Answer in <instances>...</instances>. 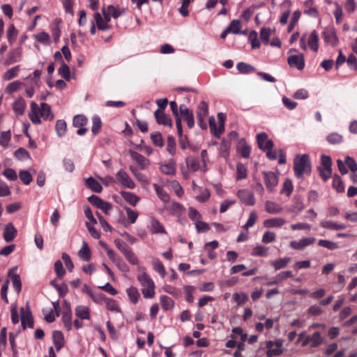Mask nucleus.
<instances>
[{"label":"nucleus","instance_id":"obj_50","mask_svg":"<svg viewBox=\"0 0 357 357\" xmlns=\"http://www.w3.org/2000/svg\"><path fill=\"white\" fill-rule=\"evenodd\" d=\"M249 40L251 43L252 49H257L260 46V43L258 40V35L255 31H252L248 36Z\"/></svg>","mask_w":357,"mask_h":357},{"label":"nucleus","instance_id":"obj_20","mask_svg":"<svg viewBox=\"0 0 357 357\" xmlns=\"http://www.w3.org/2000/svg\"><path fill=\"white\" fill-rule=\"evenodd\" d=\"M313 0H306L304 3L305 9L303 13L310 17H317L319 16V11L317 8L313 6Z\"/></svg>","mask_w":357,"mask_h":357},{"label":"nucleus","instance_id":"obj_23","mask_svg":"<svg viewBox=\"0 0 357 357\" xmlns=\"http://www.w3.org/2000/svg\"><path fill=\"white\" fill-rule=\"evenodd\" d=\"M307 44L309 47L314 52H317L319 49V36L316 31L311 32L308 40Z\"/></svg>","mask_w":357,"mask_h":357},{"label":"nucleus","instance_id":"obj_8","mask_svg":"<svg viewBox=\"0 0 357 357\" xmlns=\"http://www.w3.org/2000/svg\"><path fill=\"white\" fill-rule=\"evenodd\" d=\"M323 37L324 41L332 45L335 46L338 43V38L336 35V32L335 29L333 27H328L324 29L323 31Z\"/></svg>","mask_w":357,"mask_h":357},{"label":"nucleus","instance_id":"obj_58","mask_svg":"<svg viewBox=\"0 0 357 357\" xmlns=\"http://www.w3.org/2000/svg\"><path fill=\"white\" fill-rule=\"evenodd\" d=\"M124 257L128 260V261L131 264L137 265L139 264L137 257L135 255V254L131 249L128 252L125 253Z\"/></svg>","mask_w":357,"mask_h":357},{"label":"nucleus","instance_id":"obj_26","mask_svg":"<svg viewBox=\"0 0 357 357\" xmlns=\"http://www.w3.org/2000/svg\"><path fill=\"white\" fill-rule=\"evenodd\" d=\"M79 257L84 261H88L91 259V250L86 241L82 242V245L78 252Z\"/></svg>","mask_w":357,"mask_h":357},{"label":"nucleus","instance_id":"obj_19","mask_svg":"<svg viewBox=\"0 0 357 357\" xmlns=\"http://www.w3.org/2000/svg\"><path fill=\"white\" fill-rule=\"evenodd\" d=\"M160 169L167 175H174L176 174V165L172 159H170L165 163L160 164Z\"/></svg>","mask_w":357,"mask_h":357},{"label":"nucleus","instance_id":"obj_51","mask_svg":"<svg viewBox=\"0 0 357 357\" xmlns=\"http://www.w3.org/2000/svg\"><path fill=\"white\" fill-rule=\"evenodd\" d=\"M333 186L338 192H342L344 190L343 183L338 175L334 176L333 178Z\"/></svg>","mask_w":357,"mask_h":357},{"label":"nucleus","instance_id":"obj_21","mask_svg":"<svg viewBox=\"0 0 357 357\" xmlns=\"http://www.w3.org/2000/svg\"><path fill=\"white\" fill-rule=\"evenodd\" d=\"M286 223V221L282 218H274L267 219L264 222V225L267 228L280 227Z\"/></svg>","mask_w":357,"mask_h":357},{"label":"nucleus","instance_id":"obj_40","mask_svg":"<svg viewBox=\"0 0 357 357\" xmlns=\"http://www.w3.org/2000/svg\"><path fill=\"white\" fill-rule=\"evenodd\" d=\"M166 150L172 155L176 153V142L174 138L171 135L167 137Z\"/></svg>","mask_w":357,"mask_h":357},{"label":"nucleus","instance_id":"obj_59","mask_svg":"<svg viewBox=\"0 0 357 357\" xmlns=\"http://www.w3.org/2000/svg\"><path fill=\"white\" fill-rule=\"evenodd\" d=\"M14 155L17 159L21 160H26L29 158V152L23 148H20L17 149L15 151Z\"/></svg>","mask_w":357,"mask_h":357},{"label":"nucleus","instance_id":"obj_22","mask_svg":"<svg viewBox=\"0 0 357 357\" xmlns=\"http://www.w3.org/2000/svg\"><path fill=\"white\" fill-rule=\"evenodd\" d=\"M26 107L25 100L21 98H17L15 101L13 103V109L17 115H22L24 112Z\"/></svg>","mask_w":357,"mask_h":357},{"label":"nucleus","instance_id":"obj_13","mask_svg":"<svg viewBox=\"0 0 357 357\" xmlns=\"http://www.w3.org/2000/svg\"><path fill=\"white\" fill-rule=\"evenodd\" d=\"M316 241L315 238H303L298 241H293L290 242V246L295 250H303V248L312 245Z\"/></svg>","mask_w":357,"mask_h":357},{"label":"nucleus","instance_id":"obj_12","mask_svg":"<svg viewBox=\"0 0 357 357\" xmlns=\"http://www.w3.org/2000/svg\"><path fill=\"white\" fill-rule=\"evenodd\" d=\"M237 195L244 204L252 206L255 203L254 195L248 190L243 189L238 190Z\"/></svg>","mask_w":357,"mask_h":357},{"label":"nucleus","instance_id":"obj_63","mask_svg":"<svg viewBox=\"0 0 357 357\" xmlns=\"http://www.w3.org/2000/svg\"><path fill=\"white\" fill-rule=\"evenodd\" d=\"M271 31V29L269 28L264 27L261 29L260 38L264 43H268Z\"/></svg>","mask_w":357,"mask_h":357},{"label":"nucleus","instance_id":"obj_61","mask_svg":"<svg viewBox=\"0 0 357 357\" xmlns=\"http://www.w3.org/2000/svg\"><path fill=\"white\" fill-rule=\"evenodd\" d=\"M237 172V177L238 180L245 178L247 176V169L246 167L241 163H238L237 165L236 168Z\"/></svg>","mask_w":357,"mask_h":357},{"label":"nucleus","instance_id":"obj_53","mask_svg":"<svg viewBox=\"0 0 357 357\" xmlns=\"http://www.w3.org/2000/svg\"><path fill=\"white\" fill-rule=\"evenodd\" d=\"M13 269L9 271V275L12 277V282L13 287L16 289L17 292H20L22 287L21 280L19 275L13 274L12 275Z\"/></svg>","mask_w":357,"mask_h":357},{"label":"nucleus","instance_id":"obj_56","mask_svg":"<svg viewBox=\"0 0 357 357\" xmlns=\"http://www.w3.org/2000/svg\"><path fill=\"white\" fill-rule=\"evenodd\" d=\"M151 138L153 143L159 147H162L164 144L162 137L160 132H156L151 134Z\"/></svg>","mask_w":357,"mask_h":357},{"label":"nucleus","instance_id":"obj_43","mask_svg":"<svg viewBox=\"0 0 357 357\" xmlns=\"http://www.w3.org/2000/svg\"><path fill=\"white\" fill-rule=\"evenodd\" d=\"M318 245L326 248L330 250H336L339 248L337 243L324 239H321L318 241Z\"/></svg>","mask_w":357,"mask_h":357},{"label":"nucleus","instance_id":"obj_10","mask_svg":"<svg viewBox=\"0 0 357 357\" xmlns=\"http://www.w3.org/2000/svg\"><path fill=\"white\" fill-rule=\"evenodd\" d=\"M129 154L131 158L137 163L141 169H145L149 166V160L146 158L144 155L131 150L129 151Z\"/></svg>","mask_w":357,"mask_h":357},{"label":"nucleus","instance_id":"obj_16","mask_svg":"<svg viewBox=\"0 0 357 357\" xmlns=\"http://www.w3.org/2000/svg\"><path fill=\"white\" fill-rule=\"evenodd\" d=\"M17 231L12 223H8L4 229L3 237L6 242L10 243L16 237Z\"/></svg>","mask_w":357,"mask_h":357},{"label":"nucleus","instance_id":"obj_37","mask_svg":"<svg viewBox=\"0 0 357 357\" xmlns=\"http://www.w3.org/2000/svg\"><path fill=\"white\" fill-rule=\"evenodd\" d=\"M326 139L329 144L335 145L343 142V137L337 132H333L327 136Z\"/></svg>","mask_w":357,"mask_h":357},{"label":"nucleus","instance_id":"obj_57","mask_svg":"<svg viewBox=\"0 0 357 357\" xmlns=\"http://www.w3.org/2000/svg\"><path fill=\"white\" fill-rule=\"evenodd\" d=\"M252 255L259 257H266L268 255V248L261 245L256 246L253 248Z\"/></svg>","mask_w":357,"mask_h":357},{"label":"nucleus","instance_id":"obj_2","mask_svg":"<svg viewBox=\"0 0 357 357\" xmlns=\"http://www.w3.org/2000/svg\"><path fill=\"white\" fill-rule=\"evenodd\" d=\"M294 170L295 176L298 178H302L304 174H310L311 162L307 154L296 155L294 160Z\"/></svg>","mask_w":357,"mask_h":357},{"label":"nucleus","instance_id":"obj_44","mask_svg":"<svg viewBox=\"0 0 357 357\" xmlns=\"http://www.w3.org/2000/svg\"><path fill=\"white\" fill-rule=\"evenodd\" d=\"M160 303H161L162 307L165 310H170L174 307L173 300L167 296H162L160 297Z\"/></svg>","mask_w":357,"mask_h":357},{"label":"nucleus","instance_id":"obj_39","mask_svg":"<svg viewBox=\"0 0 357 357\" xmlns=\"http://www.w3.org/2000/svg\"><path fill=\"white\" fill-rule=\"evenodd\" d=\"M17 36V31L13 24H10L6 32V37L8 42L12 44L15 42Z\"/></svg>","mask_w":357,"mask_h":357},{"label":"nucleus","instance_id":"obj_64","mask_svg":"<svg viewBox=\"0 0 357 357\" xmlns=\"http://www.w3.org/2000/svg\"><path fill=\"white\" fill-rule=\"evenodd\" d=\"M54 271L56 274V276L59 278H61L64 275L66 271H65V269L63 267V264L60 260H58L55 262Z\"/></svg>","mask_w":357,"mask_h":357},{"label":"nucleus","instance_id":"obj_46","mask_svg":"<svg viewBox=\"0 0 357 357\" xmlns=\"http://www.w3.org/2000/svg\"><path fill=\"white\" fill-rule=\"evenodd\" d=\"M105 305H106V307H107V309L112 311V312H120V308H119V306L118 305V303L112 299V298H106L105 299Z\"/></svg>","mask_w":357,"mask_h":357},{"label":"nucleus","instance_id":"obj_52","mask_svg":"<svg viewBox=\"0 0 357 357\" xmlns=\"http://www.w3.org/2000/svg\"><path fill=\"white\" fill-rule=\"evenodd\" d=\"M87 123V119L84 115H76L73 118V126L75 127H84Z\"/></svg>","mask_w":357,"mask_h":357},{"label":"nucleus","instance_id":"obj_47","mask_svg":"<svg viewBox=\"0 0 357 357\" xmlns=\"http://www.w3.org/2000/svg\"><path fill=\"white\" fill-rule=\"evenodd\" d=\"M241 27V24L240 20H234L231 22L229 25L227 26L228 29L229 30L230 33H232L234 34L240 33V29Z\"/></svg>","mask_w":357,"mask_h":357},{"label":"nucleus","instance_id":"obj_32","mask_svg":"<svg viewBox=\"0 0 357 357\" xmlns=\"http://www.w3.org/2000/svg\"><path fill=\"white\" fill-rule=\"evenodd\" d=\"M53 341L55 348L59 351L64 345L63 335L60 331H54L53 333Z\"/></svg>","mask_w":357,"mask_h":357},{"label":"nucleus","instance_id":"obj_24","mask_svg":"<svg viewBox=\"0 0 357 357\" xmlns=\"http://www.w3.org/2000/svg\"><path fill=\"white\" fill-rule=\"evenodd\" d=\"M265 210L268 213L277 214L282 212V207L274 202L266 201L265 203Z\"/></svg>","mask_w":357,"mask_h":357},{"label":"nucleus","instance_id":"obj_55","mask_svg":"<svg viewBox=\"0 0 357 357\" xmlns=\"http://www.w3.org/2000/svg\"><path fill=\"white\" fill-rule=\"evenodd\" d=\"M125 210L126 211L129 222L130 224H134L138 218V213L129 207H125Z\"/></svg>","mask_w":357,"mask_h":357},{"label":"nucleus","instance_id":"obj_60","mask_svg":"<svg viewBox=\"0 0 357 357\" xmlns=\"http://www.w3.org/2000/svg\"><path fill=\"white\" fill-rule=\"evenodd\" d=\"M11 139V133L10 130L2 132L0 135V145L6 146Z\"/></svg>","mask_w":357,"mask_h":357},{"label":"nucleus","instance_id":"obj_62","mask_svg":"<svg viewBox=\"0 0 357 357\" xmlns=\"http://www.w3.org/2000/svg\"><path fill=\"white\" fill-rule=\"evenodd\" d=\"M93 126L91 128V131L93 135H96L99 132L100 129L101 128V120L98 116H93L92 119Z\"/></svg>","mask_w":357,"mask_h":357},{"label":"nucleus","instance_id":"obj_35","mask_svg":"<svg viewBox=\"0 0 357 357\" xmlns=\"http://www.w3.org/2000/svg\"><path fill=\"white\" fill-rule=\"evenodd\" d=\"M55 130L59 137L65 135L67 130V124L64 120H58L55 125Z\"/></svg>","mask_w":357,"mask_h":357},{"label":"nucleus","instance_id":"obj_15","mask_svg":"<svg viewBox=\"0 0 357 357\" xmlns=\"http://www.w3.org/2000/svg\"><path fill=\"white\" fill-rule=\"evenodd\" d=\"M140 273L137 275V280L144 287H153L154 282L150 276L145 272L144 268H139Z\"/></svg>","mask_w":357,"mask_h":357},{"label":"nucleus","instance_id":"obj_5","mask_svg":"<svg viewBox=\"0 0 357 357\" xmlns=\"http://www.w3.org/2000/svg\"><path fill=\"white\" fill-rule=\"evenodd\" d=\"M283 342L281 340L275 341H268L266 342V356L267 357H273L274 356H279L282 353L281 349Z\"/></svg>","mask_w":357,"mask_h":357},{"label":"nucleus","instance_id":"obj_6","mask_svg":"<svg viewBox=\"0 0 357 357\" xmlns=\"http://www.w3.org/2000/svg\"><path fill=\"white\" fill-rule=\"evenodd\" d=\"M116 179L119 183H121L124 188L129 189H134L135 188V183L129 176L128 173L123 169L119 170L116 173Z\"/></svg>","mask_w":357,"mask_h":357},{"label":"nucleus","instance_id":"obj_7","mask_svg":"<svg viewBox=\"0 0 357 357\" xmlns=\"http://www.w3.org/2000/svg\"><path fill=\"white\" fill-rule=\"evenodd\" d=\"M263 174L267 190L270 192H273L278 183V176L273 172H264Z\"/></svg>","mask_w":357,"mask_h":357},{"label":"nucleus","instance_id":"obj_49","mask_svg":"<svg viewBox=\"0 0 357 357\" xmlns=\"http://www.w3.org/2000/svg\"><path fill=\"white\" fill-rule=\"evenodd\" d=\"M236 68L241 73H248L255 70V67L243 62L238 63Z\"/></svg>","mask_w":357,"mask_h":357},{"label":"nucleus","instance_id":"obj_9","mask_svg":"<svg viewBox=\"0 0 357 357\" xmlns=\"http://www.w3.org/2000/svg\"><path fill=\"white\" fill-rule=\"evenodd\" d=\"M287 61L291 67H294L298 70H302L305 67V61L303 54L291 55L289 56Z\"/></svg>","mask_w":357,"mask_h":357},{"label":"nucleus","instance_id":"obj_29","mask_svg":"<svg viewBox=\"0 0 357 357\" xmlns=\"http://www.w3.org/2000/svg\"><path fill=\"white\" fill-rule=\"evenodd\" d=\"M126 293L131 303L136 304L138 302L140 298V294L136 287L132 286L126 289Z\"/></svg>","mask_w":357,"mask_h":357},{"label":"nucleus","instance_id":"obj_28","mask_svg":"<svg viewBox=\"0 0 357 357\" xmlns=\"http://www.w3.org/2000/svg\"><path fill=\"white\" fill-rule=\"evenodd\" d=\"M75 315L82 319H90V313H89V308L84 305H79L76 307L75 310Z\"/></svg>","mask_w":357,"mask_h":357},{"label":"nucleus","instance_id":"obj_4","mask_svg":"<svg viewBox=\"0 0 357 357\" xmlns=\"http://www.w3.org/2000/svg\"><path fill=\"white\" fill-rule=\"evenodd\" d=\"M319 175L324 181L329 179L332 174V160L330 156L322 155L321 165L318 167Z\"/></svg>","mask_w":357,"mask_h":357},{"label":"nucleus","instance_id":"obj_41","mask_svg":"<svg viewBox=\"0 0 357 357\" xmlns=\"http://www.w3.org/2000/svg\"><path fill=\"white\" fill-rule=\"evenodd\" d=\"M153 187H154V189H155L158 196L159 197V198L161 200H162L165 202H167L169 200V195L166 192V191L162 188H161L156 183L153 184Z\"/></svg>","mask_w":357,"mask_h":357},{"label":"nucleus","instance_id":"obj_33","mask_svg":"<svg viewBox=\"0 0 357 357\" xmlns=\"http://www.w3.org/2000/svg\"><path fill=\"white\" fill-rule=\"evenodd\" d=\"M291 260V259L290 257L280 258L275 261H272L271 264L274 267L275 271H278L285 268L289 264V263H290Z\"/></svg>","mask_w":357,"mask_h":357},{"label":"nucleus","instance_id":"obj_42","mask_svg":"<svg viewBox=\"0 0 357 357\" xmlns=\"http://www.w3.org/2000/svg\"><path fill=\"white\" fill-rule=\"evenodd\" d=\"M19 70H20L19 66H16L15 67L10 68L4 73L3 77V79L8 81V80L13 79L14 77H15L17 75Z\"/></svg>","mask_w":357,"mask_h":357},{"label":"nucleus","instance_id":"obj_25","mask_svg":"<svg viewBox=\"0 0 357 357\" xmlns=\"http://www.w3.org/2000/svg\"><path fill=\"white\" fill-rule=\"evenodd\" d=\"M72 312L70 307H68V309H63L62 312V321L64 326L68 331H70L72 328Z\"/></svg>","mask_w":357,"mask_h":357},{"label":"nucleus","instance_id":"obj_17","mask_svg":"<svg viewBox=\"0 0 357 357\" xmlns=\"http://www.w3.org/2000/svg\"><path fill=\"white\" fill-rule=\"evenodd\" d=\"M149 228L152 234H166V231L162 225L155 218H151L149 220Z\"/></svg>","mask_w":357,"mask_h":357},{"label":"nucleus","instance_id":"obj_36","mask_svg":"<svg viewBox=\"0 0 357 357\" xmlns=\"http://www.w3.org/2000/svg\"><path fill=\"white\" fill-rule=\"evenodd\" d=\"M186 166L191 172H196L199 168L198 160L193 157L188 156L185 159Z\"/></svg>","mask_w":357,"mask_h":357},{"label":"nucleus","instance_id":"obj_11","mask_svg":"<svg viewBox=\"0 0 357 357\" xmlns=\"http://www.w3.org/2000/svg\"><path fill=\"white\" fill-rule=\"evenodd\" d=\"M21 324L22 327L25 329L26 327L32 328L33 327V319L31 312L29 308L26 310L21 308Z\"/></svg>","mask_w":357,"mask_h":357},{"label":"nucleus","instance_id":"obj_34","mask_svg":"<svg viewBox=\"0 0 357 357\" xmlns=\"http://www.w3.org/2000/svg\"><path fill=\"white\" fill-rule=\"evenodd\" d=\"M310 338L311 347H318L324 342V338L319 331H316L312 335H310Z\"/></svg>","mask_w":357,"mask_h":357},{"label":"nucleus","instance_id":"obj_30","mask_svg":"<svg viewBox=\"0 0 357 357\" xmlns=\"http://www.w3.org/2000/svg\"><path fill=\"white\" fill-rule=\"evenodd\" d=\"M94 20L98 29L105 31L110 29V26L104 20L98 12L94 13Z\"/></svg>","mask_w":357,"mask_h":357},{"label":"nucleus","instance_id":"obj_18","mask_svg":"<svg viewBox=\"0 0 357 357\" xmlns=\"http://www.w3.org/2000/svg\"><path fill=\"white\" fill-rule=\"evenodd\" d=\"M22 57V50L20 47L12 50L8 54V59L5 61V65L8 66L12 63L18 62Z\"/></svg>","mask_w":357,"mask_h":357},{"label":"nucleus","instance_id":"obj_45","mask_svg":"<svg viewBox=\"0 0 357 357\" xmlns=\"http://www.w3.org/2000/svg\"><path fill=\"white\" fill-rule=\"evenodd\" d=\"M208 114V105L205 101H202L198 105L197 116L206 117Z\"/></svg>","mask_w":357,"mask_h":357},{"label":"nucleus","instance_id":"obj_54","mask_svg":"<svg viewBox=\"0 0 357 357\" xmlns=\"http://www.w3.org/2000/svg\"><path fill=\"white\" fill-rule=\"evenodd\" d=\"M59 74L63 77L66 80H69L70 78V72L69 67L66 63H62L61 66L58 70Z\"/></svg>","mask_w":357,"mask_h":357},{"label":"nucleus","instance_id":"obj_48","mask_svg":"<svg viewBox=\"0 0 357 357\" xmlns=\"http://www.w3.org/2000/svg\"><path fill=\"white\" fill-rule=\"evenodd\" d=\"M19 176L20 180L24 183L25 185L30 184L32 181V176L30 172H29L26 170H21L19 172Z\"/></svg>","mask_w":357,"mask_h":357},{"label":"nucleus","instance_id":"obj_14","mask_svg":"<svg viewBox=\"0 0 357 357\" xmlns=\"http://www.w3.org/2000/svg\"><path fill=\"white\" fill-rule=\"evenodd\" d=\"M154 116L157 123L169 127L172 126V121L169 116L165 114L161 109H156L154 112Z\"/></svg>","mask_w":357,"mask_h":357},{"label":"nucleus","instance_id":"obj_31","mask_svg":"<svg viewBox=\"0 0 357 357\" xmlns=\"http://www.w3.org/2000/svg\"><path fill=\"white\" fill-rule=\"evenodd\" d=\"M122 197L130 205L135 206L137 205L138 202L139 201V197L135 195L132 192H121Z\"/></svg>","mask_w":357,"mask_h":357},{"label":"nucleus","instance_id":"obj_1","mask_svg":"<svg viewBox=\"0 0 357 357\" xmlns=\"http://www.w3.org/2000/svg\"><path fill=\"white\" fill-rule=\"evenodd\" d=\"M30 107L31 110L29 116L31 122L34 124H40V118L45 121H52L54 118L51 107L47 103L43 102L39 107L35 102H31Z\"/></svg>","mask_w":357,"mask_h":357},{"label":"nucleus","instance_id":"obj_38","mask_svg":"<svg viewBox=\"0 0 357 357\" xmlns=\"http://www.w3.org/2000/svg\"><path fill=\"white\" fill-rule=\"evenodd\" d=\"M152 265L153 269L160 274L162 278H165L166 275V271L165 269L164 266L161 263V261L158 259H153L152 260Z\"/></svg>","mask_w":357,"mask_h":357},{"label":"nucleus","instance_id":"obj_3","mask_svg":"<svg viewBox=\"0 0 357 357\" xmlns=\"http://www.w3.org/2000/svg\"><path fill=\"white\" fill-rule=\"evenodd\" d=\"M266 139V133L261 132L257 135V142L259 148L263 151H266V156L270 160H275L277 158V153L273 151V142L266 141V144H264V141Z\"/></svg>","mask_w":357,"mask_h":357},{"label":"nucleus","instance_id":"obj_27","mask_svg":"<svg viewBox=\"0 0 357 357\" xmlns=\"http://www.w3.org/2000/svg\"><path fill=\"white\" fill-rule=\"evenodd\" d=\"M86 185L95 192L100 193L102 190L100 183L91 176L86 180Z\"/></svg>","mask_w":357,"mask_h":357}]
</instances>
